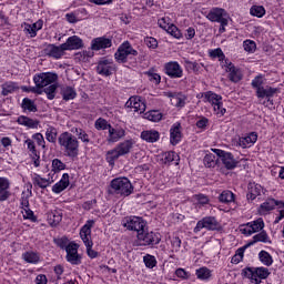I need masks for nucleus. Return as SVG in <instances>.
<instances>
[{
  "label": "nucleus",
  "mask_w": 284,
  "mask_h": 284,
  "mask_svg": "<svg viewBox=\"0 0 284 284\" xmlns=\"http://www.w3.org/2000/svg\"><path fill=\"white\" fill-rule=\"evenodd\" d=\"M2 88V97H8V94H12L16 90H19V85L17 82H6L1 85Z\"/></svg>",
  "instance_id": "37"
},
{
  "label": "nucleus",
  "mask_w": 284,
  "mask_h": 284,
  "mask_svg": "<svg viewBox=\"0 0 284 284\" xmlns=\"http://www.w3.org/2000/svg\"><path fill=\"white\" fill-rule=\"evenodd\" d=\"M110 128H112V125L103 118H99L95 121V130H110Z\"/></svg>",
  "instance_id": "51"
},
{
  "label": "nucleus",
  "mask_w": 284,
  "mask_h": 284,
  "mask_svg": "<svg viewBox=\"0 0 284 284\" xmlns=\"http://www.w3.org/2000/svg\"><path fill=\"white\" fill-rule=\"evenodd\" d=\"M125 108H133L134 112H139V114H143L145 112V102L141 100V97L135 95L131 97L126 103Z\"/></svg>",
  "instance_id": "19"
},
{
  "label": "nucleus",
  "mask_w": 284,
  "mask_h": 284,
  "mask_svg": "<svg viewBox=\"0 0 284 284\" xmlns=\"http://www.w3.org/2000/svg\"><path fill=\"white\" fill-rule=\"evenodd\" d=\"M22 258L26 263H30L32 265H37L40 261L39 253L33 251H27L22 254Z\"/></svg>",
  "instance_id": "34"
},
{
  "label": "nucleus",
  "mask_w": 284,
  "mask_h": 284,
  "mask_svg": "<svg viewBox=\"0 0 284 284\" xmlns=\"http://www.w3.org/2000/svg\"><path fill=\"white\" fill-rule=\"evenodd\" d=\"M265 227V222L263 219H257L253 222H248L244 229L241 230L242 234L246 236H252V234H256V232H261Z\"/></svg>",
  "instance_id": "16"
},
{
  "label": "nucleus",
  "mask_w": 284,
  "mask_h": 284,
  "mask_svg": "<svg viewBox=\"0 0 284 284\" xmlns=\"http://www.w3.org/2000/svg\"><path fill=\"white\" fill-rule=\"evenodd\" d=\"M32 139H34V141H37V144L40 145V148H45V139L43 138V134L41 133H34L32 135Z\"/></svg>",
  "instance_id": "61"
},
{
  "label": "nucleus",
  "mask_w": 284,
  "mask_h": 284,
  "mask_svg": "<svg viewBox=\"0 0 284 284\" xmlns=\"http://www.w3.org/2000/svg\"><path fill=\"white\" fill-rule=\"evenodd\" d=\"M64 52L65 49H63V44H60L59 47L55 44H48L44 49V54H47V57H52V59H61Z\"/></svg>",
  "instance_id": "25"
},
{
  "label": "nucleus",
  "mask_w": 284,
  "mask_h": 284,
  "mask_svg": "<svg viewBox=\"0 0 284 284\" xmlns=\"http://www.w3.org/2000/svg\"><path fill=\"white\" fill-rule=\"evenodd\" d=\"M24 143H26L28 150L31 152V155L38 154L37 146L34 145V141H32L31 139H27L24 141Z\"/></svg>",
  "instance_id": "64"
},
{
  "label": "nucleus",
  "mask_w": 284,
  "mask_h": 284,
  "mask_svg": "<svg viewBox=\"0 0 284 284\" xmlns=\"http://www.w3.org/2000/svg\"><path fill=\"white\" fill-rule=\"evenodd\" d=\"M204 99H206V101L209 103H211V105L214 109L215 114H219L220 116H224L225 112H227L225 110V108H223V97H221L220 94H216L212 91H209L206 93H204Z\"/></svg>",
  "instance_id": "9"
},
{
  "label": "nucleus",
  "mask_w": 284,
  "mask_h": 284,
  "mask_svg": "<svg viewBox=\"0 0 284 284\" xmlns=\"http://www.w3.org/2000/svg\"><path fill=\"white\" fill-rule=\"evenodd\" d=\"M22 214L23 219H28L29 221H32V223H37V216H34V212L30 210V206L23 209Z\"/></svg>",
  "instance_id": "59"
},
{
  "label": "nucleus",
  "mask_w": 284,
  "mask_h": 284,
  "mask_svg": "<svg viewBox=\"0 0 284 284\" xmlns=\"http://www.w3.org/2000/svg\"><path fill=\"white\" fill-rule=\"evenodd\" d=\"M141 139L143 141H146V143H156V141L161 139V134L159 133V131L154 130L143 131L141 133Z\"/></svg>",
  "instance_id": "30"
},
{
  "label": "nucleus",
  "mask_w": 284,
  "mask_h": 284,
  "mask_svg": "<svg viewBox=\"0 0 284 284\" xmlns=\"http://www.w3.org/2000/svg\"><path fill=\"white\" fill-rule=\"evenodd\" d=\"M112 48V39L105 37H99L91 41V50L99 52V50H105Z\"/></svg>",
  "instance_id": "17"
},
{
  "label": "nucleus",
  "mask_w": 284,
  "mask_h": 284,
  "mask_svg": "<svg viewBox=\"0 0 284 284\" xmlns=\"http://www.w3.org/2000/svg\"><path fill=\"white\" fill-rule=\"evenodd\" d=\"M247 190V201H254L257 196H261V194H265V189H263L261 184H256L254 182L248 183Z\"/></svg>",
  "instance_id": "20"
},
{
  "label": "nucleus",
  "mask_w": 284,
  "mask_h": 284,
  "mask_svg": "<svg viewBox=\"0 0 284 284\" xmlns=\"http://www.w3.org/2000/svg\"><path fill=\"white\" fill-rule=\"evenodd\" d=\"M173 101L175 102L176 108H185V101H187V97L183 93H176L172 95Z\"/></svg>",
  "instance_id": "45"
},
{
  "label": "nucleus",
  "mask_w": 284,
  "mask_h": 284,
  "mask_svg": "<svg viewBox=\"0 0 284 284\" xmlns=\"http://www.w3.org/2000/svg\"><path fill=\"white\" fill-rule=\"evenodd\" d=\"M258 141V134L256 132H251L247 136L240 140V145L242 148H250V145H254Z\"/></svg>",
  "instance_id": "33"
},
{
  "label": "nucleus",
  "mask_w": 284,
  "mask_h": 284,
  "mask_svg": "<svg viewBox=\"0 0 284 284\" xmlns=\"http://www.w3.org/2000/svg\"><path fill=\"white\" fill-rule=\"evenodd\" d=\"M33 183H36V185H38V187H41L42 190H45V187H48V185H50V181H48L47 179H43L39 175L37 178H34Z\"/></svg>",
  "instance_id": "57"
},
{
  "label": "nucleus",
  "mask_w": 284,
  "mask_h": 284,
  "mask_svg": "<svg viewBox=\"0 0 284 284\" xmlns=\"http://www.w3.org/2000/svg\"><path fill=\"white\" fill-rule=\"evenodd\" d=\"M176 159H179V154H176V152L174 151L165 152L162 155V162L164 163V165H170V163L176 161Z\"/></svg>",
  "instance_id": "42"
},
{
  "label": "nucleus",
  "mask_w": 284,
  "mask_h": 284,
  "mask_svg": "<svg viewBox=\"0 0 284 284\" xmlns=\"http://www.w3.org/2000/svg\"><path fill=\"white\" fill-rule=\"evenodd\" d=\"M195 274L200 281H207L212 276V271L207 267H201L195 271Z\"/></svg>",
  "instance_id": "41"
},
{
  "label": "nucleus",
  "mask_w": 284,
  "mask_h": 284,
  "mask_svg": "<svg viewBox=\"0 0 284 284\" xmlns=\"http://www.w3.org/2000/svg\"><path fill=\"white\" fill-rule=\"evenodd\" d=\"M203 229L209 230L211 232H221V230H223V226H221V223L216 220V217L206 216L196 223V226L194 227L195 234Z\"/></svg>",
  "instance_id": "7"
},
{
  "label": "nucleus",
  "mask_w": 284,
  "mask_h": 284,
  "mask_svg": "<svg viewBox=\"0 0 284 284\" xmlns=\"http://www.w3.org/2000/svg\"><path fill=\"white\" fill-rule=\"evenodd\" d=\"M214 159H216V156H214V154H206L204 156L205 168H214V165H216V162L214 161Z\"/></svg>",
  "instance_id": "60"
},
{
  "label": "nucleus",
  "mask_w": 284,
  "mask_h": 284,
  "mask_svg": "<svg viewBox=\"0 0 284 284\" xmlns=\"http://www.w3.org/2000/svg\"><path fill=\"white\" fill-rule=\"evenodd\" d=\"M250 14H252V17H257V19H261L262 17H265V7L253 6L250 9Z\"/></svg>",
  "instance_id": "44"
},
{
  "label": "nucleus",
  "mask_w": 284,
  "mask_h": 284,
  "mask_svg": "<svg viewBox=\"0 0 284 284\" xmlns=\"http://www.w3.org/2000/svg\"><path fill=\"white\" fill-rule=\"evenodd\" d=\"M61 170H65V163H63L59 159L52 160V172H61Z\"/></svg>",
  "instance_id": "52"
},
{
  "label": "nucleus",
  "mask_w": 284,
  "mask_h": 284,
  "mask_svg": "<svg viewBox=\"0 0 284 284\" xmlns=\"http://www.w3.org/2000/svg\"><path fill=\"white\" fill-rule=\"evenodd\" d=\"M72 132L77 135V139L88 145L90 143V135L83 129L73 128Z\"/></svg>",
  "instance_id": "38"
},
{
  "label": "nucleus",
  "mask_w": 284,
  "mask_h": 284,
  "mask_svg": "<svg viewBox=\"0 0 284 284\" xmlns=\"http://www.w3.org/2000/svg\"><path fill=\"white\" fill-rule=\"evenodd\" d=\"M258 258H260L261 263H263V265H266L267 267H270V265H272L274 263L272 255L270 253H267L266 251H261L258 253Z\"/></svg>",
  "instance_id": "40"
},
{
  "label": "nucleus",
  "mask_w": 284,
  "mask_h": 284,
  "mask_svg": "<svg viewBox=\"0 0 284 284\" xmlns=\"http://www.w3.org/2000/svg\"><path fill=\"white\" fill-rule=\"evenodd\" d=\"M70 185V174L63 173L62 179L52 186L54 194H61Z\"/></svg>",
  "instance_id": "27"
},
{
  "label": "nucleus",
  "mask_w": 284,
  "mask_h": 284,
  "mask_svg": "<svg viewBox=\"0 0 284 284\" xmlns=\"http://www.w3.org/2000/svg\"><path fill=\"white\" fill-rule=\"evenodd\" d=\"M220 203H232L234 202V193L232 191H223L219 196Z\"/></svg>",
  "instance_id": "43"
},
{
  "label": "nucleus",
  "mask_w": 284,
  "mask_h": 284,
  "mask_svg": "<svg viewBox=\"0 0 284 284\" xmlns=\"http://www.w3.org/2000/svg\"><path fill=\"white\" fill-rule=\"evenodd\" d=\"M175 275L178 278H183L184 281H187L190 278V272L185 271V268H178L175 271Z\"/></svg>",
  "instance_id": "62"
},
{
  "label": "nucleus",
  "mask_w": 284,
  "mask_h": 284,
  "mask_svg": "<svg viewBox=\"0 0 284 284\" xmlns=\"http://www.w3.org/2000/svg\"><path fill=\"white\" fill-rule=\"evenodd\" d=\"M183 139V133L181 132V123H175L170 129V143L171 145H179Z\"/></svg>",
  "instance_id": "24"
},
{
  "label": "nucleus",
  "mask_w": 284,
  "mask_h": 284,
  "mask_svg": "<svg viewBox=\"0 0 284 284\" xmlns=\"http://www.w3.org/2000/svg\"><path fill=\"white\" fill-rule=\"evenodd\" d=\"M143 263L149 270L156 267V257L154 255L146 254L143 256Z\"/></svg>",
  "instance_id": "46"
},
{
  "label": "nucleus",
  "mask_w": 284,
  "mask_h": 284,
  "mask_svg": "<svg viewBox=\"0 0 284 284\" xmlns=\"http://www.w3.org/2000/svg\"><path fill=\"white\" fill-rule=\"evenodd\" d=\"M125 136V131L122 128H112L109 129V136L106 141L109 143H118V141H121Z\"/></svg>",
  "instance_id": "26"
},
{
  "label": "nucleus",
  "mask_w": 284,
  "mask_h": 284,
  "mask_svg": "<svg viewBox=\"0 0 284 284\" xmlns=\"http://www.w3.org/2000/svg\"><path fill=\"white\" fill-rule=\"evenodd\" d=\"M22 109L28 110V112H37V104L30 98H24L21 104Z\"/></svg>",
  "instance_id": "47"
},
{
  "label": "nucleus",
  "mask_w": 284,
  "mask_h": 284,
  "mask_svg": "<svg viewBox=\"0 0 284 284\" xmlns=\"http://www.w3.org/2000/svg\"><path fill=\"white\" fill-rule=\"evenodd\" d=\"M224 65L226 68V72H229V79L233 83H239L241 79H243V74H241V70L233 65L232 62L225 60Z\"/></svg>",
  "instance_id": "21"
},
{
  "label": "nucleus",
  "mask_w": 284,
  "mask_h": 284,
  "mask_svg": "<svg viewBox=\"0 0 284 284\" xmlns=\"http://www.w3.org/2000/svg\"><path fill=\"white\" fill-rule=\"evenodd\" d=\"M281 205V201H276L274 199H267L264 203L260 206L261 214H267V212H272L274 207Z\"/></svg>",
  "instance_id": "29"
},
{
  "label": "nucleus",
  "mask_w": 284,
  "mask_h": 284,
  "mask_svg": "<svg viewBox=\"0 0 284 284\" xmlns=\"http://www.w3.org/2000/svg\"><path fill=\"white\" fill-rule=\"evenodd\" d=\"M60 94L63 101H72L77 99V91L72 87H62Z\"/></svg>",
  "instance_id": "32"
},
{
  "label": "nucleus",
  "mask_w": 284,
  "mask_h": 284,
  "mask_svg": "<svg viewBox=\"0 0 284 284\" xmlns=\"http://www.w3.org/2000/svg\"><path fill=\"white\" fill-rule=\"evenodd\" d=\"M252 88L258 92L263 88V75H257L252 80Z\"/></svg>",
  "instance_id": "56"
},
{
  "label": "nucleus",
  "mask_w": 284,
  "mask_h": 284,
  "mask_svg": "<svg viewBox=\"0 0 284 284\" xmlns=\"http://www.w3.org/2000/svg\"><path fill=\"white\" fill-rule=\"evenodd\" d=\"M164 72L170 79H181L183 77V68L176 61L165 63Z\"/></svg>",
  "instance_id": "15"
},
{
  "label": "nucleus",
  "mask_w": 284,
  "mask_h": 284,
  "mask_svg": "<svg viewBox=\"0 0 284 284\" xmlns=\"http://www.w3.org/2000/svg\"><path fill=\"white\" fill-rule=\"evenodd\" d=\"M210 57H212V59H219V61H225V53H223L221 48L212 50Z\"/></svg>",
  "instance_id": "53"
},
{
  "label": "nucleus",
  "mask_w": 284,
  "mask_h": 284,
  "mask_svg": "<svg viewBox=\"0 0 284 284\" xmlns=\"http://www.w3.org/2000/svg\"><path fill=\"white\" fill-rule=\"evenodd\" d=\"M67 261L71 265H81V255H79V244L70 242L67 246Z\"/></svg>",
  "instance_id": "14"
},
{
  "label": "nucleus",
  "mask_w": 284,
  "mask_h": 284,
  "mask_svg": "<svg viewBox=\"0 0 284 284\" xmlns=\"http://www.w3.org/2000/svg\"><path fill=\"white\" fill-rule=\"evenodd\" d=\"M58 143L64 154L69 159H77L79 156V139L68 131L62 132L58 138Z\"/></svg>",
  "instance_id": "1"
},
{
  "label": "nucleus",
  "mask_w": 284,
  "mask_h": 284,
  "mask_svg": "<svg viewBox=\"0 0 284 284\" xmlns=\"http://www.w3.org/2000/svg\"><path fill=\"white\" fill-rule=\"evenodd\" d=\"M120 156H121V153L119 152V149H116L115 146L114 149L106 152L105 159L109 165H114V163H116Z\"/></svg>",
  "instance_id": "36"
},
{
  "label": "nucleus",
  "mask_w": 284,
  "mask_h": 284,
  "mask_svg": "<svg viewBox=\"0 0 284 284\" xmlns=\"http://www.w3.org/2000/svg\"><path fill=\"white\" fill-rule=\"evenodd\" d=\"M54 243L58 247H60V250H68V245H70L69 240L63 236L60 239H54Z\"/></svg>",
  "instance_id": "54"
},
{
  "label": "nucleus",
  "mask_w": 284,
  "mask_h": 284,
  "mask_svg": "<svg viewBox=\"0 0 284 284\" xmlns=\"http://www.w3.org/2000/svg\"><path fill=\"white\" fill-rule=\"evenodd\" d=\"M19 125H24L26 128L36 129L39 128V120H32L28 116L21 115L18 118Z\"/></svg>",
  "instance_id": "35"
},
{
  "label": "nucleus",
  "mask_w": 284,
  "mask_h": 284,
  "mask_svg": "<svg viewBox=\"0 0 284 284\" xmlns=\"http://www.w3.org/2000/svg\"><path fill=\"white\" fill-rule=\"evenodd\" d=\"M242 276L250 278L252 283L261 284V280L270 276V268L267 267H245L242 270Z\"/></svg>",
  "instance_id": "4"
},
{
  "label": "nucleus",
  "mask_w": 284,
  "mask_h": 284,
  "mask_svg": "<svg viewBox=\"0 0 284 284\" xmlns=\"http://www.w3.org/2000/svg\"><path fill=\"white\" fill-rule=\"evenodd\" d=\"M165 31L171 34V37H174V39H181L183 37V33H181V30L178 29L176 26L170 24Z\"/></svg>",
  "instance_id": "49"
},
{
  "label": "nucleus",
  "mask_w": 284,
  "mask_h": 284,
  "mask_svg": "<svg viewBox=\"0 0 284 284\" xmlns=\"http://www.w3.org/2000/svg\"><path fill=\"white\" fill-rule=\"evenodd\" d=\"M97 72L101 77H112L114 74V61L108 58H101L97 65Z\"/></svg>",
  "instance_id": "12"
},
{
  "label": "nucleus",
  "mask_w": 284,
  "mask_h": 284,
  "mask_svg": "<svg viewBox=\"0 0 284 284\" xmlns=\"http://www.w3.org/2000/svg\"><path fill=\"white\" fill-rule=\"evenodd\" d=\"M115 148L120 152L121 156H125V154H130V152H132V149L134 148V141L124 140L123 142H120Z\"/></svg>",
  "instance_id": "28"
},
{
  "label": "nucleus",
  "mask_w": 284,
  "mask_h": 284,
  "mask_svg": "<svg viewBox=\"0 0 284 284\" xmlns=\"http://www.w3.org/2000/svg\"><path fill=\"white\" fill-rule=\"evenodd\" d=\"M122 225L131 232H138V234H141V232L145 230L146 223L143 221V217L129 216L123 219Z\"/></svg>",
  "instance_id": "10"
},
{
  "label": "nucleus",
  "mask_w": 284,
  "mask_h": 284,
  "mask_svg": "<svg viewBox=\"0 0 284 284\" xmlns=\"http://www.w3.org/2000/svg\"><path fill=\"white\" fill-rule=\"evenodd\" d=\"M276 92H278V89L266 85L256 91V97L257 99H267V103L274 105V100H272V97H274Z\"/></svg>",
  "instance_id": "18"
},
{
  "label": "nucleus",
  "mask_w": 284,
  "mask_h": 284,
  "mask_svg": "<svg viewBox=\"0 0 284 284\" xmlns=\"http://www.w3.org/2000/svg\"><path fill=\"white\" fill-rule=\"evenodd\" d=\"M227 11L223 8H213L206 16V19L212 22L220 23L221 26H227Z\"/></svg>",
  "instance_id": "13"
},
{
  "label": "nucleus",
  "mask_w": 284,
  "mask_h": 284,
  "mask_svg": "<svg viewBox=\"0 0 284 284\" xmlns=\"http://www.w3.org/2000/svg\"><path fill=\"white\" fill-rule=\"evenodd\" d=\"M50 225L57 227L61 221H63V214L59 211H54L49 215Z\"/></svg>",
  "instance_id": "39"
},
{
  "label": "nucleus",
  "mask_w": 284,
  "mask_h": 284,
  "mask_svg": "<svg viewBox=\"0 0 284 284\" xmlns=\"http://www.w3.org/2000/svg\"><path fill=\"white\" fill-rule=\"evenodd\" d=\"M146 119L149 121H153V123H159V121H161V119H163V114L160 111H150L146 114Z\"/></svg>",
  "instance_id": "50"
},
{
  "label": "nucleus",
  "mask_w": 284,
  "mask_h": 284,
  "mask_svg": "<svg viewBox=\"0 0 284 284\" xmlns=\"http://www.w3.org/2000/svg\"><path fill=\"white\" fill-rule=\"evenodd\" d=\"M138 241L142 247H153L161 243V234L156 232H146L145 229L138 234Z\"/></svg>",
  "instance_id": "6"
},
{
  "label": "nucleus",
  "mask_w": 284,
  "mask_h": 284,
  "mask_svg": "<svg viewBox=\"0 0 284 284\" xmlns=\"http://www.w3.org/2000/svg\"><path fill=\"white\" fill-rule=\"evenodd\" d=\"M185 65L189 70H193V72H199V70H201V64H199L197 62L185 60Z\"/></svg>",
  "instance_id": "63"
},
{
  "label": "nucleus",
  "mask_w": 284,
  "mask_h": 284,
  "mask_svg": "<svg viewBox=\"0 0 284 284\" xmlns=\"http://www.w3.org/2000/svg\"><path fill=\"white\" fill-rule=\"evenodd\" d=\"M63 50H81L83 40L79 36L69 37L67 42L62 43Z\"/></svg>",
  "instance_id": "23"
},
{
  "label": "nucleus",
  "mask_w": 284,
  "mask_h": 284,
  "mask_svg": "<svg viewBox=\"0 0 284 284\" xmlns=\"http://www.w3.org/2000/svg\"><path fill=\"white\" fill-rule=\"evenodd\" d=\"M92 227H94V220H88L87 223L80 230V237L87 247V254L90 258H97L99 252L92 250Z\"/></svg>",
  "instance_id": "2"
},
{
  "label": "nucleus",
  "mask_w": 284,
  "mask_h": 284,
  "mask_svg": "<svg viewBox=\"0 0 284 284\" xmlns=\"http://www.w3.org/2000/svg\"><path fill=\"white\" fill-rule=\"evenodd\" d=\"M255 243H272V241H270L267 232L262 231L253 236V240L246 244V247H252Z\"/></svg>",
  "instance_id": "31"
},
{
  "label": "nucleus",
  "mask_w": 284,
  "mask_h": 284,
  "mask_svg": "<svg viewBox=\"0 0 284 284\" xmlns=\"http://www.w3.org/2000/svg\"><path fill=\"white\" fill-rule=\"evenodd\" d=\"M57 88H59V85H57V84H51L47 88L38 87L36 84L33 94H43V92H44L47 94V99H49V101H52V99H54V97H57Z\"/></svg>",
  "instance_id": "22"
},
{
  "label": "nucleus",
  "mask_w": 284,
  "mask_h": 284,
  "mask_svg": "<svg viewBox=\"0 0 284 284\" xmlns=\"http://www.w3.org/2000/svg\"><path fill=\"white\" fill-rule=\"evenodd\" d=\"M45 139L49 143H57V129L54 126H49L47 129Z\"/></svg>",
  "instance_id": "48"
},
{
  "label": "nucleus",
  "mask_w": 284,
  "mask_h": 284,
  "mask_svg": "<svg viewBox=\"0 0 284 284\" xmlns=\"http://www.w3.org/2000/svg\"><path fill=\"white\" fill-rule=\"evenodd\" d=\"M144 43L151 50H156V48H159V41L155 38H152V37H146L144 39Z\"/></svg>",
  "instance_id": "58"
},
{
  "label": "nucleus",
  "mask_w": 284,
  "mask_h": 284,
  "mask_svg": "<svg viewBox=\"0 0 284 284\" xmlns=\"http://www.w3.org/2000/svg\"><path fill=\"white\" fill-rule=\"evenodd\" d=\"M139 51L132 48L130 41H124L114 53V59L118 63H128L129 57H138Z\"/></svg>",
  "instance_id": "5"
},
{
  "label": "nucleus",
  "mask_w": 284,
  "mask_h": 284,
  "mask_svg": "<svg viewBox=\"0 0 284 284\" xmlns=\"http://www.w3.org/2000/svg\"><path fill=\"white\" fill-rule=\"evenodd\" d=\"M110 194H119L120 196H130L134 192V186L128 178H116L111 181Z\"/></svg>",
  "instance_id": "3"
},
{
  "label": "nucleus",
  "mask_w": 284,
  "mask_h": 284,
  "mask_svg": "<svg viewBox=\"0 0 284 284\" xmlns=\"http://www.w3.org/2000/svg\"><path fill=\"white\" fill-rule=\"evenodd\" d=\"M212 152L219 156L226 170H234L239 165V161L234 159V155L231 152H226L221 149H212Z\"/></svg>",
  "instance_id": "11"
},
{
  "label": "nucleus",
  "mask_w": 284,
  "mask_h": 284,
  "mask_svg": "<svg viewBox=\"0 0 284 284\" xmlns=\"http://www.w3.org/2000/svg\"><path fill=\"white\" fill-rule=\"evenodd\" d=\"M33 81L38 88H48V85H57L59 74L54 72H42L33 77Z\"/></svg>",
  "instance_id": "8"
},
{
  "label": "nucleus",
  "mask_w": 284,
  "mask_h": 284,
  "mask_svg": "<svg viewBox=\"0 0 284 284\" xmlns=\"http://www.w3.org/2000/svg\"><path fill=\"white\" fill-rule=\"evenodd\" d=\"M243 48L245 50V52H256V42L252 41V40H245L243 42Z\"/></svg>",
  "instance_id": "55"
}]
</instances>
